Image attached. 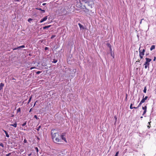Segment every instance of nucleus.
<instances>
[{"mask_svg":"<svg viewBox=\"0 0 156 156\" xmlns=\"http://www.w3.org/2000/svg\"><path fill=\"white\" fill-rule=\"evenodd\" d=\"M54 130L52 129L51 130V135L52 139L55 143L61 142V139L59 138L60 135L58 132H54Z\"/></svg>","mask_w":156,"mask_h":156,"instance_id":"f257e3e1","label":"nucleus"},{"mask_svg":"<svg viewBox=\"0 0 156 156\" xmlns=\"http://www.w3.org/2000/svg\"><path fill=\"white\" fill-rule=\"evenodd\" d=\"M140 48H139V56L141 59H142L143 58V56L144 55V52L145 51V50L144 49H143L142 51L140 50Z\"/></svg>","mask_w":156,"mask_h":156,"instance_id":"f03ea898","label":"nucleus"},{"mask_svg":"<svg viewBox=\"0 0 156 156\" xmlns=\"http://www.w3.org/2000/svg\"><path fill=\"white\" fill-rule=\"evenodd\" d=\"M65 135L66 133H62L61 135L60 136L59 138L60 139L61 138L62 139L64 140L66 143H67V142L66 138L65 137Z\"/></svg>","mask_w":156,"mask_h":156,"instance_id":"7ed1b4c3","label":"nucleus"},{"mask_svg":"<svg viewBox=\"0 0 156 156\" xmlns=\"http://www.w3.org/2000/svg\"><path fill=\"white\" fill-rule=\"evenodd\" d=\"M82 2H83L86 3H88V5L90 6L91 8H92V3L89 4L90 1L89 0H81Z\"/></svg>","mask_w":156,"mask_h":156,"instance_id":"20e7f679","label":"nucleus"},{"mask_svg":"<svg viewBox=\"0 0 156 156\" xmlns=\"http://www.w3.org/2000/svg\"><path fill=\"white\" fill-rule=\"evenodd\" d=\"M145 59L146 61L145 62V63H146V64L150 65L149 62L151 61V59L148 58H146Z\"/></svg>","mask_w":156,"mask_h":156,"instance_id":"39448f33","label":"nucleus"},{"mask_svg":"<svg viewBox=\"0 0 156 156\" xmlns=\"http://www.w3.org/2000/svg\"><path fill=\"white\" fill-rule=\"evenodd\" d=\"M25 47V46L24 45H23L20 46L19 47H18L16 48H14L13 49V50H16L17 49H20L21 48H24Z\"/></svg>","mask_w":156,"mask_h":156,"instance_id":"423d86ee","label":"nucleus"},{"mask_svg":"<svg viewBox=\"0 0 156 156\" xmlns=\"http://www.w3.org/2000/svg\"><path fill=\"white\" fill-rule=\"evenodd\" d=\"M47 16H46L44 17L43 19H41L40 22V23H42L44 21H46L47 19Z\"/></svg>","mask_w":156,"mask_h":156,"instance_id":"0eeeda50","label":"nucleus"},{"mask_svg":"<svg viewBox=\"0 0 156 156\" xmlns=\"http://www.w3.org/2000/svg\"><path fill=\"white\" fill-rule=\"evenodd\" d=\"M144 95H143V98L142 99V100H141V102H143V103H144L145 101L147 100L148 98V97L147 96H145V98H144Z\"/></svg>","mask_w":156,"mask_h":156,"instance_id":"6e6552de","label":"nucleus"},{"mask_svg":"<svg viewBox=\"0 0 156 156\" xmlns=\"http://www.w3.org/2000/svg\"><path fill=\"white\" fill-rule=\"evenodd\" d=\"M4 86V84L3 83H1L0 84V90L3 89V87Z\"/></svg>","mask_w":156,"mask_h":156,"instance_id":"1a4fd4ad","label":"nucleus"},{"mask_svg":"<svg viewBox=\"0 0 156 156\" xmlns=\"http://www.w3.org/2000/svg\"><path fill=\"white\" fill-rule=\"evenodd\" d=\"M17 124L16 122H15L14 124H10V126H12L14 127H17Z\"/></svg>","mask_w":156,"mask_h":156,"instance_id":"9d476101","label":"nucleus"},{"mask_svg":"<svg viewBox=\"0 0 156 156\" xmlns=\"http://www.w3.org/2000/svg\"><path fill=\"white\" fill-rule=\"evenodd\" d=\"M107 46L110 48V51H111L112 50L111 45L110 44L108 43L107 44Z\"/></svg>","mask_w":156,"mask_h":156,"instance_id":"9b49d317","label":"nucleus"},{"mask_svg":"<svg viewBox=\"0 0 156 156\" xmlns=\"http://www.w3.org/2000/svg\"><path fill=\"white\" fill-rule=\"evenodd\" d=\"M155 48V46L154 45H152L151 46L150 48V50L152 51Z\"/></svg>","mask_w":156,"mask_h":156,"instance_id":"f8f14e48","label":"nucleus"},{"mask_svg":"<svg viewBox=\"0 0 156 156\" xmlns=\"http://www.w3.org/2000/svg\"><path fill=\"white\" fill-rule=\"evenodd\" d=\"M51 26V25H48V26H45L43 27L44 29H46L49 28Z\"/></svg>","mask_w":156,"mask_h":156,"instance_id":"ddd939ff","label":"nucleus"},{"mask_svg":"<svg viewBox=\"0 0 156 156\" xmlns=\"http://www.w3.org/2000/svg\"><path fill=\"white\" fill-rule=\"evenodd\" d=\"M144 68L145 69H146L147 68V67H148L149 66V65L146 64V63H144Z\"/></svg>","mask_w":156,"mask_h":156,"instance_id":"4468645a","label":"nucleus"},{"mask_svg":"<svg viewBox=\"0 0 156 156\" xmlns=\"http://www.w3.org/2000/svg\"><path fill=\"white\" fill-rule=\"evenodd\" d=\"M133 104H131L130 106V108L131 109H132L133 108H136V107H132Z\"/></svg>","mask_w":156,"mask_h":156,"instance_id":"2eb2a0df","label":"nucleus"},{"mask_svg":"<svg viewBox=\"0 0 156 156\" xmlns=\"http://www.w3.org/2000/svg\"><path fill=\"white\" fill-rule=\"evenodd\" d=\"M78 25L80 29H84L83 26L82 25H81V24H80V23H79L78 24Z\"/></svg>","mask_w":156,"mask_h":156,"instance_id":"dca6fc26","label":"nucleus"},{"mask_svg":"<svg viewBox=\"0 0 156 156\" xmlns=\"http://www.w3.org/2000/svg\"><path fill=\"white\" fill-rule=\"evenodd\" d=\"M36 9H37L40 10V11H41L44 13L45 12V11L44 10H42L41 8H36Z\"/></svg>","mask_w":156,"mask_h":156,"instance_id":"f3484780","label":"nucleus"},{"mask_svg":"<svg viewBox=\"0 0 156 156\" xmlns=\"http://www.w3.org/2000/svg\"><path fill=\"white\" fill-rule=\"evenodd\" d=\"M143 103V102H142L141 101L140 102V103L139 104L138 106L137 107H136V108H137L139 107H140L141 105Z\"/></svg>","mask_w":156,"mask_h":156,"instance_id":"a211bd4d","label":"nucleus"},{"mask_svg":"<svg viewBox=\"0 0 156 156\" xmlns=\"http://www.w3.org/2000/svg\"><path fill=\"white\" fill-rule=\"evenodd\" d=\"M147 107L146 106H145L144 107H142V109L144 110V111H147Z\"/></svg>","mask_w":156,"mask_h":156,"instance_id":"6ab92c4d","label":"nucleus"},{"mask_svg":"<svg viewBox=\"0 0 156 156\" xmlns=\"http://www.w3.org/2000/svg\"><path fill=\"white\" fill-rule=\"evenodd\" d=\"M147 91V88H146V87H144V90H143L144 92L145 93H146Z\"/></svg>","mask_w":156,"mask_h":156,"instance_id":"aec40b11","label":"nucleus"},{"mask_svg":"<svg viewBox=\"0 0 156 156\" xmlns=\"http://www.w3.org/2000/svg\"><path fill=\"white\" fill-rule=\"evenodd\" d=\"M57 62V60L54 59L53 61H52V62L54 63H56Z\"/></svg>","mask_w":156,"mask_h":156,"instance_id":"412c9836","label":"nucleus"},{"mask_svg":"<svg viewBox=\"0 0 156 156\" xmlns=\"http://www.w3.org/2000/svg\"><path fill=\"white\" fill-rule=\"evenodd\" d=\"M31 98H32V96H31L30 97V98L28 100V103L29 104L30 102V101L31 100Z\"/></svg>","mask_w":156,"mask_h":156,"instance_id":"4be33fe9","label":"nucleus"},{"mask_svg":"<svg viewBox=\"0 0 156 156\" xmlns=\"http://www.w3.org/2000/svg\"><path fill=\"white\" fill-rule=\"evenodd\" d=\"M20 111H21L20 108H18L17 109V113H18L19 112H20Z\"/></svg>","mask_w":156,"mask_h":156,"instance_id":"5701e85b","label":"nucleus"},{"mask_svg":"<svg viewBox=\"0 0 156 156\" xmlns=\"http://www.w3.org/2000/svg\"><path fill=\"white\" fill-rule=\"evenodd\" d=\"M35 149L37 152H38V149L37 147H35Z\"/></svg>","mask_w":156,"mask_h":156,"instance_id":"b1692460","label":"nucleus"},{"mask_svg":"<svg viewBox=\"0 0 156 156\" xmlns=\"http://www.w3.org/2000/svg\"><path fill=\"white\" fill-rule=\"evenodd\" d=\"M119 154V151H117L116 152V154L115 155V156H118Z\"/></svg>","mask_w":156,"mask_h":156,"instance_id":"393cba45","label":"nucleus"},{"mask_svg":"<svg viewBox=\"0 0 156 156\" xmlns=\"http://www.w3.org/2000/svg\"><path fill=\"white\" fill-rule=\"evenodd\" d=\"M5 134H6V136L7 137H8V138L9 137V135L8 134V133H6Z\"/></svg>","mask_w":156,"mask_h":156,"instance_id":"a878e982","label":"nucleus"},{"mask_svg":"<svg viewBox=\"0 0 156 156\" xmlns=\"http://www.w3.org/2000/svg\"><path fill=\"white\" fill-rule=\"evenodd\" d=\"M26 124V122H24L23 124H22V126H25Z\"/></svg>","mask_w":156,"mask_h":156,"instance_id":"bb28decb","label":"nucleus"},{"mask_svg":"<svg viewBox=\"0 0 156 156\" xmlns=\"http://www.w3.org/2000/svg\"><path fill=\"white\" fill-rule=\"evenodd\" d=\"M41 126H40L38 127V128L37 129V131H39V130L40 128H41Z\"/></svg>","mask_w":156,"mask_h":156,"instance_id":"cd10ccee","label":"nucleus"},{"mask_svg":"<svg viewBox=\"0 0 156 156\" xmlns=\"http://www.w3.org/2000/svg\"><path fill=\"white\" fill-rule=\"evenodd\" d=\"M147 111H144L142 115H144L146 112Z\"/></svg>","mask_w":156,"mask_h":156,"instance_id":"c85d7f7f","label":"nucleus"},{"mask_svg":"<svg viewBox=\"0 0 156 156\" xmlns=\"http://www.w3.org/2000/svg\"><path fill=\"white\" fill-rule=\"evenodd\" d=\"M41 73V71H38L36 72V73L37 74H39Z\"/></svg>","mask_w":156,"mask_h":156,"instance_id":"c756f323","label":"nucleus"},{"mask_svg":"<svg viewBox=\"0 0 156 156\" xmlns=\"http://www.w3.org/2000/svg\"><path fill=\"white\" fill-rule=\"evenodd\" d=\"M32 20L31 19V18H29V19H28V21L29 22H30V21H31V20Z\"/></svg>","mask_w":156,"mask_h":156,"instance_id":"7c9ffc66","label":"nucleus"},{"mask_svg":"<svg viewBox=\"0 0 156 156\" xmlns=\"http://www.w3.org/2000/svg\"><path fill=\"white\" fill-rule=\"evenodd\" d=\"M55 37V35H52L51 36V38L52 39L53 38H54V37Z\"/></svg>","mask_w":156,"mask_h":156,"instance_id":"2f4dec72","label":"nucleus"},{"mask_svg":"<svg viewBox=\"0 0 156 156\" xmlns=\"http://www.w3.org/2000/svg\"><path fill=\"white\" fill-rule=\"evenodd\" d=\"M34 118H35L37 119H38L37 116L36 115L34 116Z\"/></svg>","mask_w":156,"mask_h":156,"instance_id":"473e14b6","label":"nucleus"},{"mask_svg":"<svg viewBox=\"0 0 156 156\" xmlns=\"http://www.w3.org/2000/svg\"><path fill=\"white\" fill-rule=\"evenodd\" d=\"M0 146H2L3 147H4V145H3V144L2 143L0 144Z\"/></svg>","mask_w":156,"mask_h":156,"instance_id":"72a5a7b5","label":"nucleus"},{"mask_svg":"<svg viewBox=\"0 0 156 156\" xmlns=\"http://www.w3.org/2000/svg\"><path fill=\"white\" fill-rule=\"evenodd\" d=\"M11 153H9L8 154H6V156H9L10 154H11Z\"/></svg>","mask_w":156,"mask_h":156,"instance_id":"f704fd0d","label":"nucleus"},{"mask_svg":"<svg viewBox=\"0 0 156 156\" xmlns=\"http://www.w3.org/2000/svg\"><path fill=\"white\" fill-rule=\"evenodd\" d=\"M144 20V19H142L141 20V21H140V24H141V23H142V21L143 20Z\"/></svg>","mask_w":156,"mask_h":156,"instance_id":"c9c22d12","label":"nucleus"},{"mask_svg":"<svg viewBox=\"0 0 156 156\" xmlns=\"http://www.w3.org/2000/svg\"><path fill=\"white\" fill-rule=\"evenodd\" d=\"M156 57L154 56V59H153V61H155V60H156Z\"/></svg>","mask_w":156,"mask_h":156,"instance_id":"e433bc0d","label":"nucleus"},{"mask_svg":"<svg viewBox=\"0 0 156 156\" xmlns=\"http://www.w3.org/2000/svg\"><path fill=\"white\" fill-rule=\"evenodd\" d=\"M35 68V67H31V68H30V70H32V69H34V68Z\"/></svg>","mask_w":156,"mask_h":156,"instance_id":"4c0bfd02","label":"nucleus"},{"mask_svg":"<svg viewBox=\"0 0 156 156\" xmlns=\"http://www.w3.org/2000/svg\"><path fill=\"white\" fill-rule=\"evenodd\" d=\"M3 131H4V132L5 133V134L7 133V132L5 130H3Z\"/></svg>","mask_w":156,"mask_h":156,"instance_id":"58836bf2","label":"nucleus"},{"mask_svg":"<svg viewBox=\"0 0 156 156\" xmlns=\"http://www.w3.org/2000/svg\"><path fill=\"white\" fill-rule=\"evenodd\" d=\"M15 1H17L18 2H19L20 1V0H14Z\"/></svg>","mask_w":156,"mask_h":156,"instance_id":"ea45409f","label":"nucleus"},{"mask_svg":"<svg viewBox=\"0 0 156 156\" xmlns=\"http://www.w3.org/2000/svg\"><path fill=\"white\" fill-rule=\"evenodd\" d=\"M115 120L116 121L117 120V118L115 116Z\"/></svg>","mask_w":156,"mask_h":156,"instance_id":"a19ab883","label":"nucleus"},{"mask_svg":"<svg viewBox=\"0 0 156 156\" xmlns=\"http://www.w3.org/2000/svg\"><path fill=\"white\" fill-rule=\"evenodd\" d=\"M46 4V3H44L42 4V5H45Z\"/></svg>","mask_w":156,"mask_h":156,"instance_id":"79ce46f5","label":"nucleus"},{"mask_svg":"<svg viewBox=\"0 0 156 156\" xmlns=\"http://www.w3.org/2000/svg\"><path fill=\"white\" fill-rule=\"evenodd\" d=\"M31 110H32V108H31L30 109V111H29V112H31Z\"/></svg>","mask_w":156,"mask_h":156,"instance_id":"37998d69","label":"nucleus"},{"mask_svg":"<svg viewBox=\"0 0 156 156\" xmlns=\"http://www.w3.org/2000/svg\"><path fill=\"white\" fill-rule=\"evenodd\" d=\"M37 139L38 140H39L40 139V138H39V137H37Z\"/></svg>","mask_w":156,"mask_h":156,"instance_id":"c03bdc74","label":"nucleus"},{"mask_svg":"<svg viewBox=\"0 0 156 156\" xmlns=\"http://www.w3.org/2000/svg\"><path fill=\"white\" fill-rule=\"evenodd\" d=\"M31 153H30L29 154H28V155L29 156H30L31 155Z\"/></svg>","mask_w":156,"mask_h":156,"instance_id":"a18cd8bd","label":"nucleus"},{"mask_svg":"<svg viewBox=\"0 0 156 156\" xmlns=\"http://www.w3.org/2000/svg\"><path fill=\"white\" fill-rule=\"evenodd\" d=\"M150 126L149 125L147 126V127L148 128H150Z\"/></svg>","mask_w":156,"mask_h":156,"instance_id":"49530a36","label":"nucleus"},{"mask_svg":"<svg viewBox=\"0 0 156 156\" xmlns=\"http://www.w3.org/2000/svg\"><path fill=\"white\" fill-rule=\"evenodd\" d=\"M47 48H48L47 47H45V49L46 50H47Z\"/></svg>","mask_w":156,"mask_h":156,"instance_id":"de8ad7c7","label":"nucleus"},{"mask_svg":"<svg viewBox=\"0 0 156 156\" xmlns=\"http://www.w3.org/2000/svg\"><path fill=\"white\" fill-rule=\"evenodd\" d=\"M36 102H35V103L34 104V107L35 105Z\"/></svg>","mask_w":156,"mask_h":156,"instance_id":"09e8293b","label":"nucleus"},{"mask_svg":"<svg viewBox=\"0 0 156 156\" xmlns=\"http://www.w3.org/2000/svg\"><path fill=\"white\" fill-rule=\"evenodd\" d=\"M149 55V53L146 54V55Z\"/></svg>","mask_w":156,"mask_h":156,"instance_id":"8fccbe9b","label":"nucleus"},{"mask_svg":"<svg viewBox=\"0 0 156 156\" xmlns=\"http://www.w3.org/2000/svg\"><path fill=\"white\" fill-rule=\"evenodd\" d=\"M148 124H149L150 125V122H148Z\"/></svg>","mask_w":156,"mask_h":156,"instance_id":"3c124183","label":"nucleus"},{"mask_svg":"<svg viewBox=\"0 0 156 156\" xmlns=\"http://www.w3.org/2000/svg\"><path fill=\"white\" fill-rule=\"evenodd\" d=\"M143 116H141V117H140V118L142 119V118H143Z\"/></svg>","mask_w":156,"mask_h":156,"instance_id":"603ef678","label":"nucleus"},{"mask_svg":"<svg viewBox=\"0 0 156 156\" xmlns=\"http://www.w3.org/2000/svg\"><path fill=\"white\" fill-rule=\"evenodd\" d=\"M25 140H24V141L26 142V141H25Z\"/></svg>","mask_w":156,"mask_h":156,"instance_id":"864d4df0","label":"nucleus"},{"mask_svg":"<svg viewBox=\"0 0 156 156\" xmlns=\"http://www.w3.org/2000/svg\"><path fill=\"white\" fill-rule=\"evenodd\" d=\"M25 140H24V141L26 142V141H25Z\"/></svg>","mask_w":156,"mask_h":156,"instance_id":"5fc2aeb1","label":"nucleus"}]
</instances>
